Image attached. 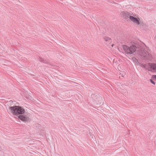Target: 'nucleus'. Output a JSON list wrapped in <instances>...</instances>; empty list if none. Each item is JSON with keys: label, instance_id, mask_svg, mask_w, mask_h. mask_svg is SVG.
Segmentation results:
<instances>
[{"label": "nucleus", "instance_id": "7ed1b4c3", "mask_svg": "<svg viewBox=\"0 0 156 156\" xmlns=\"http://www.w3.org/2000/svg\"><path fill=\"white\" fill-rule=\"evenodd\" d=\"M18 117L20 119L24 122H27L30 120L29 117L26 115H19Z\"/></svg>", "mask_w": 156, "mask_h": 156}, {"label": "nucleus", "instance_id": "f03ea898", "mask_svg": "<svg viewBox=\"0 0 156 156\" xmlns=\"http://www.w3.org/2000/svg\"><path fill=\"white\" fill-rule=\"evenodd\" d=\"M9 109L10 110L11 113L15 115H23L25 112V110L23 107L19 106H11L9 107Z\"/></svg>", "mask_w": 156, "mask_h": 156}, {"label": "nucleus", "instance_id": "20e7f679", "mask_svg": "<svg viewBox=\"0 0 156 156\" xmlns=\"http://www.w3.org/2000/svg\"><path fill=\"white\" fill-rule=\"evenodd\" d=\"M133 14V13H131V15L129 16V19L131 21H133L134 23H137L138 25H139L140 24V22L139 20H138L136 18L134 17L133 16H132V15Z\"/></svg>", "mask_w": 156, "mask_h": 156}, {"label": "nucleus", "instance_id": "2eb2a0df", "mask_svg": "<svg viewBox=\"0 0 156 156\" xmlns=\"http://www.w3.org/2000/svg\"><path fill=\"white\" fill-rule=\"evenodd\" d=\"M149 71H151V70H148Z\"/></svg>", "mask_w": 156, "mask_h": 156}, {"label": "nucleus", "instance_id": "6e6552de", "mask_svg": "<svg viewBox=\"0 0 156 156\" xmlns=\"http://www.w3.org/2000/svg\"><path fill=\"white\" fill-rule=\"evenodd\" d=\"M39 61L44 63L49 64V65H52L51 64H49V63L45 59L41 57H39L38 58Z\"/></svg>", "mask_w": 156, "mask_h": 156}, {"label": "nucleus", "instance_id": "423d86ee", "mask_svg": "<svg viewBox=\"0 0 156 156\" xmlns=\"http://www.w3.org/2000/svg\"><path fill=\"white\" fill-rule=\"evenodd\" d=\"M148 65L150 68L153 70H155L156 72V63H149Z\"/></svg>", "mask_w": 156, "mask_h": 156}, {"label": "nucleus", "instance_id": "1a4fd4ad", "mask_svg": "<svg viewBox=\"0 0 156 156\" xmlns=\"http://www.w3.org/2000/svg\"><path fill=\"white\" fill-rule=\"evenodd\" d=\"M104 40L106 41H108L110 43L112 42L111 39L109 37H104Z\"/></svg>", "mask_w": 156, "mask_h": 156}, {"label": "nucleus", "instance_id": "dca6fc26", "mask_svg": "<svg viewBox=\"0 0 156 156\" xmlns=\"http://www.w3.org/2000/svg\"><path fill=\"white\" fill-rule=\"evenodd\" d=\"M113 46V44L112 45V46Z\"/></svg>", "mask_w": 156, "mask_h": 156}, {"label": "nucleus", "instance_id": "f8f14e48", "mask_svg": "<svg viewBox=\"0 0 156 156\" xmlns=\"http://www.w3.org/2000/svg\"><path fill=\"white\" fill-rule=\"evenodd\" d=\"M132 59L133 61L136 62H138L137 60L135 57H133L132 58Z\"/></svg>", "mask_w": 156, "mask_h": 156}, {"label": "nucleus", "instance_id": "9b49d317", "mask_svg": "<svg viewBox=\"0 0 156 156\" xmlns=\"http://www.w3.org/2000/svg\"><path fill=\"white\" fill-rule=\"evenodd\" d=\"M150 82L152 83L154 85H155V83L153 81V80L151 79H150Z\"/></svg>", "mask_w": 156, "mask_h": 156}, {"label": "nucleus", "instance_id": "ddd939ff", "mask_svg": "<svg viewBox=\"0 0 156 156\" xmlns=\"http://www.w3.org/2000/svg\"><path fill=\"white\" fill-rule=\"evenodd\" d=\"M144 68H145V66H144Z\"/></svg>", "mask_w": 156, "mask_h": 156}, {"label": "nucleus", "instance_id": "9d476101", "mask_svg": "<svg viewBox=\"0 0 156 156\" xmlns=\"http://www.w3.org/2000/svg\"><path fill=\"white\" fill-rule=\"evenodd\" d=\"M151 79L154 81H156V75H152Z\"/></svg>", "mask_w": 156, "mask_h": 156}, {"label": "nucleus", "instance_id": "4468645a", "mask_svg": "<svg viewBox=\"0 0 156 156\" xmlns=\"http://www.w3.org/2000/svg\"><path fill=\"white\" fill-rule=\"evenodd\" d=\"M94 96V95H92V96Z\"/></svg>", "mask_w": 156, "mask_h": 156}, {"label": "nucleus", "instance_id": "0eeeda50", "mask_svg": "<svg viewBox=\"0 0 156 156\" xmlns=\"http://www.w3.org/2000/svg\"><path fill=\"white\" fill-rule=\"evenodd\" d=\"M144 51H145V53L144 55H143V57H150L151 55V54L149 52V51H148L146 49H144Z\"/></svg>", "mask_w": 156, "mask_h": 156}, {"label": "nucleus", "instance_id": "f257e3e1", "mask_svg": "<svg viewBox=\"0 0 156 156\" xmlns=\"http://www.w3.org/2000/svg\"><path fill=\"white\" fill-rule=\"evenodd\" d=\"M133 43L134 45H130V47L126 45H123L122 48L126 54H131L134 52L137 49H139L138 50H140V51L139 54L141 56L143 57V55H144V54L145 53L144 49H143L141 46L137 44L136 43L133 42Z\"/></svg>", "mask_w": 156, "mask_h": 156}, {"label": "nucleus", "instance_id": "39448f33", "mask_svg": "<svg viewBox=\"0 0 156 156\" xmlns=\"http://www.w3.org/2000/svg\"><path fill=\"white\" fill-rule=\"evenodd\" d=\"M131 13L126 11H123L121 12V16L123 18L126 19L129 18V16L131 15Z\"/></svg>", "mask_w": 156, "mask_h": 156}]
</instances>
